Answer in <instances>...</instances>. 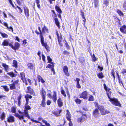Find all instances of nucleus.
<instances>
[{
    "mask_svg": "<svg viewBox=\"0 0 126 126\" xmlns=\"http://www.w3.org/2000/svg\"><path fill=\"white\" fill-rule=\"evenodd\" d=\"M111 92L110 91H109L107 92V95L109 99V101L111 102V103L113 104L116 106L120 105V103L118 101L117 99L115 98H111L110 97V96L111 95Z\"/></svg>",
    "mask_w": 126,
    "mask_h": 126,
    "instance_id": "1",
    "label": "nucleus"
},
{
    "mask_svg": "<svg viewBox=\"0 0 126 126\" xmlns=\"http://www.w3.org/2000/svg\"><path fill=\"white\" fill-rule=\"evenodd\" d=\"M18 112L20 114V115H19L18 113H16L15 114L16 117H18L20 120H23L24 122H26L25 120L24 119V112H22L20 110H19Z\"/></svg>",
    "mask_w": 126,
    "mask_h": 126,
    "instance_id": "2",
    "label": "nucleus"
},
{
    "mask_svg": "<svg viewBox=\"0 0 126 126\" xmlns=\"http://www.w3.org/2000/svg\"><path fill=\"white\" fill-rule=\"evenodd\" d=\"M40 37L41 38V42L42 46L44 47L47 50L48 49L49 47L46 43H44V39L42 34H40Z\"/></svg>",
    "mask_w": 126,
    "mask_h": 126,
    "instance_id": "3",
    "label": "nucleus"
},
{
    "mask_svg": "<svg viewBox=\"0 0 126 126\" xmlns=\"http://www.w3.org/2000/svg\"><path fill=\"white\" fill-rule=\"evenodd\" d=\"M28 104H26L25 106V109L24 110V113L26 117H27L28 118H30V116L28 114V110H30L31 108L29 106L27 105Z\"/></svg>",
    "mask_w": 126,
    "mask_h": 126,
    "instance_id": "4",
    "label": "nucleus"
},
{
    "mask_svg": "<svg viewBox=\"0 0 126 126\" xmlns=\"http://www.w3.org/2000/svg\"><path fill=\"white\" fill-rule=\"evenodd\" d=\"M20 44L17 42H16L15 43L14 46L11 44H9V45L13 49L15 50L19 48L20 47Z\"/></svg>",
    "mask_w": 126,
    "mask_h": 126,
    "instance_id": "5",
    "label": "nucleus"
},
{
    "mask_svg": "<svg viewBox=\"0 0 126 126\" xmlns=\"http://www.w3.org/2000/svg\"><path fill=\"white\" fill-rule=\"evenodd\" d=\"M88 94V93L87 91H85L82 92L81 94H80V97L86 99L87 98Z\"/></svg>",
    "mask_w": 126,
    "mask_h": 126,
    "instance_id": "6",
    "label": "nucleus"
},
{
    "mask_svg": "<svg viewBox=\"0 0 126 126\" xmlns=\"http://www.w3.org/2000/svg\"><path fill=\"white\" fill-rule=\"evenodd\" d=\"M20 75L21 77V79H22L24 83H25L26 85H27L28 83L27 82V80L25 77V73L23 72L20 73Z\"/></svg>",
    "mask_w": 126,
    "mask_h": 126,
    "instance_id": "7",
    "label": "nucleus"
},
{
    "mask_svg": "<svg viewBox=\"0 0 126 126\" xmlns=\"http://www.w3.org/2000/svg\"><path fill=\"white\" fill-rule=\"evenodd\" d=\"M63 71L65 75L67 76H69V74L68 72V69L67 66H64L63 68Z\"/></svg>",
    "mask_w": 126,
    "mask_h": 126,
    "instance_id": "8",
    "label": "nucleus"
},
{
    "mask_svg": "<svg viewBox=\"0 0 126 126\" xmlns=\"http://www.w3.org/2000/svg\"><path fill=\"white\" fill-rule=\"evenodd\" d=\"M99 114V111L96 109H95L93 112V116L95 118H97L98 117Z\"/></svg>",
    "mask_w": 126,
    "mask_h": 126,
    "instance_id": "9",
    "label": "nucleus"
},
{
    "mask_svg": "<svg viewBox=\"0 0 126 126\" xmlns=\"http://www.w3.org/2000/svg\"><path fill=\"white\" fill-rule=\"evenodd\" d=\"M40 94L41 95L42 98H45V97L46 95V92L44 90L43 88L40 90Z\"/></svg>",
    "mask_w": 126,
    "mask_h": 126,
    "instance_id": "10",
    "label": "nucleus"
},
{
    "mask_svg": "<svg viewBox=\"0 0 126 126\" xmlns=\"http://www.w3.org/2000/svg\"><path fill=\"white\" fill-rule=\"evenodd\" d=\"M121 32L124 33H126V26L124 25L123 26L121 27L120 28Z\"/></svg>",
    "mask_w": 126,
    "mask_h": 126,
    "instance_id": "11",
    "label": "nucleus"
},
{
    "mask_svg": "<svg viewBox=\"0 0 126 126\" xmlns=\"http://www.w3.org/2000/svg\"><path fill=\"white\" fill-rule=\"evenodd\" d=\"M7 121L9 122H13L14 121V117L11 116H10L7 118Z\"/></svg>",
    "mask_w": 126,
    "mask_h": 126,
    "instance_id": "12",
    "label": "nucleus"
},
{
    "mask_svg": "<svg viewBox=\"0 0 126 126\" xmlns=\"http://www.w3.org/2000/svg\"><path fill=\"white\" fill-rule=\"evenodd\" d=\"M24 12L26 16L28 17L29 16V10L28 9L27 7H24Z\"/></svg>",
    "mask_w": 126,
    "mask_h": 126,
    "instance_id": "13",
    "label": "nucleus"
},
{
    "mask_svg": "<svg viewBox=\"0 0 126 126\" xmlns=\"http://www.w3.org/2000/svg\"><path fill=\"white\" fill-rule=\"evenodd\" d=\"M66 111L67 112L66 115V118L68 121L71 120V116L70 113L68 110H67Z\"/></svg>",
    "mask_w": 126,
    "mask_h": 126,
    "instance_id": "14",
    "label": "nucleus"
},
{
    "mask_svg": "<svg viewBox=\"0 0 126 126\" xmlns=\"http://www.w3.org/2000/svg\"><path fill=\"white\" fill-rule=\"evenodd\" d=\"M100 112L102 115H104L110 113V112L104 109Z\"/></svg>",
    "mask_w": 126,
    "mask_h": 126,
    "instance_id": "15",
    "label": "nucleus"
},
{
    "mask_svg": "<svg viewBox=\"0 0 126 126\" xmlns=\"http://www.w3.org/2000/svg\"><path fill=\"white\" fill-rule=\"evenodd\" d=\"M57 103L58 106L59 107H61L63 105V103L62 100L60 98H59L57 100Z\"/></svg>",
    "mask_w": 126,
    "mask_h": 126,
    "instance_id": "16",
    "label": "nucleus"
},
{
    "mask_svg": "<svg viewBox=\"0 0 126 126\" xmlns=\"http://www.w3.org/2000/svg\"><path fill=\"white\" fill-rule=\"evenodd\" d=\"M42 32L44 33H48V29L47 27L45 25L44 26V27L42 28Z\"/></svg>",
    "mask_w": 126,
    "mask_h": 126,
    "instance_id": "17",
    "label": "nucleus"
},
{
    "mask_svg": "<svg viewBox=\"0 0 126 126\" xmlns=\"http://www.w3.org/2000/svg\"><path fill=\"white\" fill-rule=\"evenodd\" d=\"M94 3L95 7V8L98 7L99 5V1L98 0H94Z\"/></svg>",
    "mask_w": 126,
    "mask_h": 126,
    "instance_id": "18",
    "label": "nucleus"
},
{
    "mask_svg": "<svg viewBox=\"0 0 126 126\" xmlns=\"http://www.w3.org/2000/svg\"><path fill=\"white\" fill-rule=\"evenodd\" d=\"M55 9H56V10L57 11V12L59 14H61L62 13V11L61 10V9H60V8L57 6H56L55 7Z\"/></svg>",
    "mask_w": 126,
    "mask_h": 126,
    "instance_id": "19",
    "label": "nucleus"
},
{
    "mask_svg": "<svg viewBox=\"0 0 126 126\" xmlns=\"http://www.w3.org/2000/svg\"><path fill=\"white\" fill-rule=\"evenodd\" d=\"M57 97L56 96V93L55 92H54V94L53 95L52 99L54 102H56L57 99Z\"/></svg>",
    "mask_w": 126,
    "mask_h": 126,
    "instance_id": "20",
    "label": "nucleus"
},
{
    "mask_svg": "<svg viewBox=\"0 0 126 126\" xmlns=\"http://www.w3.org/2000/svg\"><path fill=\"white\" fill-rule=\"evenodd\" d=\"M2 66L4 68V69L6 71H7L8 70L9 66L8 65L5 63L2 64Z\"/></svg>",
    "mask_w": 126,
    "mask_h": 126,
    "instance_id": "21",
    "label": "nucleus"
},
{
    "mask_svg": "<svg viewBox=\"0 0 126 126\" xmlns=\"http://www.w3.org/2000/svg\"><path fill=\"white\" fill-rule=\"evenodd\" d=\"M27 66L28 69L30 70L33 69L34 66L31 63H29L27 64Z\"/></svg>",
    "mask_w": 126,
    "mask_h": 126,
    "instance_id": "22",
    "label": "nucleus"
},
{
    "mask_svg": "<svg viewBox=\"0 0 126 126\" xmlns=\"http://www.w3.org/2000/svg\"><path fill=\"white\" fill-rule=\"evenodd\" d=\"M8 41L7 40H4L2 43V45L4 46H7L9 45V44Z\"/></svg>",
    "mask_w": 126,
    "mask_h": 126,
    "instance_id": "23",
    "label": "nucleus"
},
{
    "mask_svg": "<svg viewBox=\"0 0 126 126\" xmlns=\"http://www.w3.org/2000/svg\"><path fill=\"white\" fill-rule=\"evenodd\" d=\"M45 98L44 99V98H43L41 103L40 104L43 107H44L46 105V103L45 102Z\"/></svg>",
    "mask_w": 126,
    "mask_h": 126,
    "instance_id": "24",
    "label": "nucleus"
},
{
    "mask_svg": "<svg viewBox=\"0 0 126 126\" xmlns=\"http://www.w3.org/2000/svg\"><path fill=\"white\" fill-rule=\"evenodd\" d=\"M55 21L56 24L58 28H59L60 27V23L58 20V19L57 18H55L54 19Z\"/></svg>",
    "mask_w": 126,
    "mask_h": 126,
    "instance_id": "25",
    "label": "nucleus"
},
{
    "mask_svg": "<svg viewBox=\"0 0 126 126\" xmlns=\"http://www.w3.org/2000/svg\"><path fill=\"white\" fill-rule=\"evenodd\" d=\"M85 116L83 115L81 117L79 118L77 120L78 122H81L82 120L85 119V118L84 117Z\"/></svg>",
    "mask_w": 126,
    "mask_h": 126,
    "instance_id": "26",
    "label": "nucleus"
},
{
    "mask_svg": "<svg viewBox=\"0 0 126 126\" xmlns=\"http://www.w3.org/2000/svg\"><path fill=\"white\" fill-rule=\"evenodd\" d=\"M7 74L12 77H14L16 76V75L14 74L13 72H12L8 73Z\"/></svg>",
    "mask_w": 126,
    "mask_h": 126,
    "instance_id": "27",
    "label": "nucleus"
},
{
    "mask_svg": "<svg viewBox=\"0 0 126 126\" xmlns=\"http://www.w3.org/2000/svg\"><path fill=\"white\" fill-rule=\"evenodd\" d=\"M17 61L15 60H14L13 63V66L16 68L17 67Z\"/></svg>",
    "mask_w": 126,
    "mask_h": 126,
    "instance_id": "28",
    "label": "nucleus"
},
{
    "mask_svg": "<svg viewBox=\"0 0 126 126\" xmlns=\"http://www.w3.org/2000/svg\"><path fill=\"white\" fill-rule=\"evenodd\" d=\"M22 97L21 95L20 94L19 96H18L17 99L18 101V105L19 106H20L21 104L20 100Z\"/></svg>",
    "mask_w": 126,
    "mask_h": 126,
    "instance_id": "29",
    "label": "nucleus"
},
{
    "mask_svg": "<svg viewBox=\"0 0 126 126\" xmlns=\"http://www.w3.org/2000/svg\"><path fill=\"white\" fill-rule=\"evenodd\" d=\"M97 76L100 79H102L104 77L102 72L98 73L97 74Z\"/></svg>",
    "mask_w": 126,
    "mask_h": 126,
    "instance_id": "30",
    "label": "nucleus"
},
{
    "mask_svg": "<svg viewBox=\"0 0 126 126\" xmlns=\"http://www.w3.org/2000/svg\"><path fill=\"white\" fill-rule=\"evenodd\" d=\"M5 113L4 112H3L1 115V117H0V119L1 120H4L5 119Z\"/></svg>",
    "mask_w": 126,
    "mask_h": 126,
    "instance_id": "31",
    "label": "nucleus"
},
{
    "mask_svg": "<svg viewBox=\"0 0 126 126\" xmlns=\"http://www.w3.org/2000/svg\"><path fill=\"white\" fill-rule=\"evenodd\" d=\"M0 33L3 38H7L8 37V35L5 33H3L1 32H0Z\"/></svg>",
    "mask_w": 126,
    "mask_h": 126,
    "instance_id": "32",
    "label": "nucleus"
},
{
    "mask_svg": "<svg viewBox=\"0 0 126 126\" xmlns=\"http://www.w3.org/2000/svg\"><path fill=\"white\" fill-rule=\"evenodd\" d=\"M117 12L119 15L120 16H123L124 14L120 10H118L117 11Z\"/></svg>",
    "mask_w": 126,
    "mask_h": 126,
    "instance_id": "33",
    "label": "nucleus"
},
{
    "mask_svg": "<svg viewBox=\"0 0 126 126\" xmlns=\"http://www.w3.org/2000/svg\"><path fill=\"white\" fill-rule=\"evenodd\" d=\"M10 89L12 90L14 89H15L16 87L13 84H11L9 85Z\"/></svg>",
    "mask_w": 126,
    "mask_h": 126,
    "instance_id": "34",
    "label": "nucleus"
},
{
    "mask_svg": "<svg viewBox=\"0 0 126 126\" xmlns=\"http://www.w3.org/2000/svg\"><path fill=\"white\" fill-rule=\"evenodd\" d=\"M94 98L92 95H90L88 99L89 101H94Z\"/></svg>",
    "mask_w": 126,
    "mask_h": 126,
    "instance_id": "35",
    "label": "nucleus"
},
{
    "mask_svg": "<svg viewBox=\"0 0 126 126\" xmlns=\"http://www.w3.org/2000/svg\"><path fill=\"white\" fill-rule=\"evenodd\" d=\"M75 101L77 103L79 104H80L81 102V100L79 99H78L77 98L76 99H75Z\"/></svg>",
    "mask_w": 126,
    "mask_h": 126,
    "instance_id": "36",
    "label": "nucleus"
},
{
    "mask_svg": "<svg viewBox=\"0 0 126 126\" xmlns=\"http://www.w3.org/2000/svg\"><path fill=\"white\" fill-rule=\"evenodd\" d=\"M1 87H3L4 89V90L5 91L8 92L9 91V89L7 86H1Z\"/></svg>",
    "mask_w": 126,
    "mask_h": 126,
    "instance_id": "37",
    "label": "nucleus"
},
{
    "mask_svg": "<svg viewBox=\"0 0 126 126\" xmlns=\"http://www.w3.org/2000/svg\"><path fill=\"white\" fill-rule=\"evenodd\" d=\"M47 59L48 60L49 63L51 64H53V63L51 62L52 61V59L50 58V57L49 56L47 57Z\"/></svg>",
    "mask_w": 126,
    "mask_h": 126,
    "instance_id": "38",
    "label": "nucleus"
},
{
    "mask_svg": "<svg viewBox=\"0 0 126 126\" xmlns=\"http://www.w3.org/2000/svg\"><path fill=\"white\" fill-rule=\"evenodd\" d=\"M61 92L62 94L65 97H66V95L65 94V91L63 90H62L61 91Z\"/></svg>",
    "mask_w": 126,
    "mask_h": 126,
    "instance_id": "39",
    "label": "nucleus"
},
{
    "mask_svg": "<svg viewBox=\"0 0 126 126\" xmlns=\"http://www.w3.org/2000/svg\"><path fill=\"white\" fill-rule=\"evenodd\" d=\"M52 64V65L50 64H48L47 66L46 67H48L50 68H51L52 67H54V63H53V64Z\"/></svg>",
    "mask_w": 126,
    "mask_h": 126,
    "instance_id": "40",
    "label": "nucleus"
},
{
    "mask_svg": "<svg viewBox=\"0 0 126 126\" xmlns=\"http://www.w3.org/2000/svg\"><path fill=\"white\" fill-rule=\"evenodd\" d=\"M27 89L29 92L30 93H32L33 92V90L30 87H28Z\"/></svg>",
    "mask_w": 126,
    "mask_h": 126,
    "instance_id": "41",
    "label": "nucleus"
},
{
    "mask_svg": "<svg viewBox=\"0 0 126 126\" xmlns=\"http://www.w3.org/2000/svg\"><path fill=\"white\" fill-rule=\"evenodd\" d=\"M109 0H105L103 4H105L106 6H107L109 5Z\"/></svg>",
    "mask_w": 126,
    "mask_h": 126,
    "instance_id": "42",
    "label": "nucleus"
},
{
    "mask_svg": "<svg viewBox=\"0 0 126 126\" xmlns=\"http://www.w3.org/2000/svg\"><path fill=\"white\" fill-rule=\"evenodd\" d=\"M98 109L100 110V112L104 109V107L102 106H99L98 107Z\"/></svg>",
    "mask_w": 126,
    "mask_h": 126,
    "instance_id": "43",
    "label": "nucleus"
},
{
    "mask_svg": "<svg viewBox=\"0 0 126 126\" xmlns=\"http://www.w3.org/2000/svg\"><path fill=\"white\" fill-rule=\"evenodd\" d=\"M16 109L15 108L13 107L11 109V111L12 112L15 113L16 112Z\"/></svg>",
    "mask_w": 126,
    "mask_h": 126,
    "instance_id": "44",
    "label": "nucleus"
},
{
    "mask_svg": "<svg viewBox=\"0 0 126 126\" xmlns=\"http://www.w3.org/2000/svg\"><path fill=\"white\" fill-rule=\"evenodd\" d=\"M19 81L18 80H16L15 81H14L13 84L15 86L16 85H17L18 82Z\"/></svg>",
    "mask_w": 126,
    "mask_h": 126,
    "instance_id": "45",
    "label": "nucleus"
},
{
    "mask_svg": "<svg viewBox=\"0 0 126 126\" xmlns=\"http://www.w3.org/2000/svg\"><path fill=\"white\" fill-rule=\"evenodd\" d=\"M92 59H93V60L94 62H95L96 60H97L96 58V57H95V56L94 55V54L92 56Z\"/></svg>",
    "mask_w": 126,
    "mask_h": 126,
    "instance_id": "46",
    "label": "nucleus"
},
{
    "mask_svg": "<svg viewBox=\"0 0 126 126\" xmlns=\"http://www.w3.org/2000/svg\"><path fill=\"white\" fill-rule=\"evenodd\" d=\"M10 4H11L13 7H15L13 3L12 2L11 0H8Z\"/></svg>",
    "mask_w": 126,
    "mask_h": 126,
    "instance_id": "47",
    "label": "nucleus"
},
{
    "mask_svg": "<svg viewBox=\"0 0 126 126\" xmlns=\"http://www.w3.org/2000/svg\"><path fill=\"white\" fill-rule=\"evenodd\" d=\"M111 74L113 76V77L114 79H115V77L114 76V71L112 70L111 71Z\"/></svg>",
    "mask_w": 126,
    "mask_h": 126,
    "instance_id": "48",
    "label": "nucleus"
},
{
    "mask_svg": "<svg viewBox=\"0 0 126 126\" xmlns=\"http://www.w3.org/2000/svg\"><path fill=\"white\" fill-rule=\"evenodd\" d=\"M57 35L58 37V39L59 42H62V38L61 37L59 38V36H58V35L57 34Z\"/></svg>",
    "mask_w": 126,
    "mask_h": 126,
    "instance_id": "49",
    "label": "nucleus"
},
{
    "mask_svg": "<svg viewBox=\"0 0 126 126\" xmlns=\"http://www.w3.org/2000/svg\"><path fill=\"white\" fill-rule=\"evenodd\" d=\"M123 7L124 9L126 10V1H124V4L123 5Z\"/></svg>",
    "mask_w": 126,
    "mask_h": 126,
    "instance_id": "50",
    "label": "nucleus"
},
{
    "mask_svg": "<svg viewBox=\"0 0 126 126\" xmlns=\"http://www.w3.org/2000/svg\"><path fill=\"white\" fill-rule=\"evenodd\" d=\"M76 87H77L79 89H80L81 88V87L80 85L79 84V83H77V85H76Z\"/></svg>",
    "mask_w": 126,
    "mask_h": 126,
    "instance_id": "51",
    "label": "nucleus"
},
{
    "mask_svg": "<svg viewBox=\"0 0 126 126\" xmlns=\"http://www.w3.org/2000/svg\"><path fill=\"white\" fill-rule=\"evenodd\" d=\"M23 43L24 45H26L27 43V40L26 39H24L23 41Z\"/></svg>",
    "mask_w": 126,
    "mask_h": 126,
    "instance_id": "52",
    "label": "nucleus"
},
{
    "mask_svg": "<svg viewBox=\"0 0 126 126\" xmlns=\"http://www.w3.org/2000/svg\"><path fill=\"white\" fill-rule=\"evenodd\" d=\"M51 103V101L49 100H48L47 102V105H49Z\"/></svg>",
    "mask_w": 126,
    "mask_h": 126,
    "instance_id": "53",
    "label": "nucleus"
},
{
    "mask_svg": "<svg viewBox=\"0 0 126 126\" xmlns=\"http://www.w3.org/2000/svg\"><path fill=\"white\" fill-rule=\"evenodd\" d=\"M42 59L45 62V56L43 54H42Z\"/></svg>",
    "mask_w": 126,
    "mask_h": 126,
    "instance_id": "54",
    "label": "nucleus"
},
{
    "mask_svg": "<svg viewBox=\"0 0 126 126\" xmlns=\"http://www.w3.org/2000/svg\"><path fill=\"white\" fill-rule=\"evenodd\" d=\"M37 77L38 80H41V79H42V78L39 75H38Z\"/></svg>",
    "mask_w": 126,
    "mask_h": 126,
    "instance_id": "55",
    "label": "nucleus"
},
{
    "mask_svg": "<svg viewBox=\"0 0 126 126\" xmlns=\"http://www.w3.org/2000/svg\"><path fill=\"white\" fill-rule=\"evenodd\" d=\"M79 80L80 79L78 78H76V79L75 80V81H77V83H79Z\"/></svg>",
    "mask_w": 126,
    "mask_h": 126,
    "instance_id": "56",
    "label": "nucleus"
},
{
    "mask_svg": "<svg viewBox=\"0 0 126 126\" xmlns=\"http://www.w3.org/2000/svg\"><path fill=\"white\" fill-rule=\"evenodd\" d=\"M53 113L56 116H59V114L57 113L56 112H54Z\"/></svg>",
    "mask_w": 126,
    "mask_h": 126,
    "instance_id": "57",
    "label": "nucleus"
},
{
    "mask_svg": "<svg viewBox=\"0 0 126 126\" xmlns=\"http://www.w3.org/2000/svg\"><path fill=\"white\" fill-rule=\"evenodd\" d=\"M70 122L69 125V126H73L72 123L71 121V120L69 121Z\"/></svg>",
    "mask_w": 126,
    "mask_h": 126,
    "instance_id": "58",
    "label": "nucleus"
},
{
    "mask_svg": "<svg viewBox=\"0 0 126 126\" xmlns=\"http://www.w3.org/2000/svg\"><path fill=\"white\" fill-rule=\"evenodd\" d=\"M7 29L9 31H10V30H11L12 32L13 31V28L12 27H9V28H8Z\"/></svg>",
    "mask_w": 126,
    "mask_h": 126,
    "instance_id": "59",
    "label": "nucleus"
},
{
    "mask_svg": "<svg viewBox=\"0 0 126 126\" xmlns=\"http://www.w3.org/2000/svg\"><path fill=\"white\" fill-rule=\"evenodd\" d=\"M31 121H32L33 122H34L36 123H40L38 121L35 120H34L33 119H31Z\"/></svg>",
    "mask_w": 126,
    "mask_h": 126,
    "instance_id": "60",
    "label": "nucleus"
},
{
    "mask_svg": "<svg viewBox=\"0 0 126 126\" xmlns=\"http://www.w3.org/2000/svg\"><path fill=\"white\" fill-rule=\"evenodd\" d=\"M98 68L100 69L101 71H102L103 69V68L102 67H101L99 66H98Z\"/></svg>",
    "mask_w": 126,
    "mask_h": 126,
    "instance_id": "61",
    "label": "nucleus"
},
{
    "mask_svg": "<svg viewBox=\"0 0 126 126\" xmlns=\"http://www.w3.org/2000/svg\"><path fill=\"white\" fill-rule=\"evenodd\" d=\"M3 25H4V26H6L7 27V29L8 28H9V27L8 26V24L7 23H4L3 24Z\"/></svg>",
    "mask_w": 126,
    "mask_h": 126,
    "instance_id": "62",
    "label": "nucleus"
},
{
    "mask_svg": "<svg viewBox=\"0 0 126 126\" xmlns=\"http://www.w3.org/2000/svg\"><path fill=\"white\" fill-rule=\"evenodd\" d=\"M48 97L49 98H51L52 97V95L50 94H47Z\"/></svg>",
    "mask_w": 126,
    "mask_h": 126,
    "instance_id": "63",
    "label": "nucleus"
},
{
    "mask_svg": "<svg viewBox=\"0 0 126 126\" xmlns=\"http://www.w3.org/2000/svg\"><path fill=\"white\" fill-rule=\"evenodd\" d=\"M122 72L123 74L126 73V69H123Z\"/></svg>",
    "mask_w": 126,
    "mask_h": 126,
    "instance_id": "64",
    "label": "nucleus"
}]
</instances>
